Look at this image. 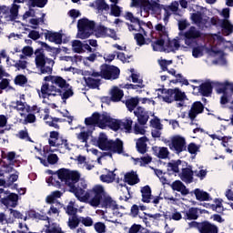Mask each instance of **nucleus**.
<instances>
[{
	"instance_id": "412c9836",
	"label": "nucleus",
	"mask_w": 233,
	"mask_h": 233,
	"mask_svg": "<svg viewBox=\"0 0 233 233\" xmlns=\"http://www.w3.org/2000/svg\"><path fill=\"white\" fill-rule=\"evenodd\" d=\"M218 86H221L222 88H227L228 90L230 91H226L223 93L221 98H220V103L221 105H227L230 99H232L233 96V83L226 81L224 83H218Z\"/></svg>"
},
{
	"instance_id": "69168bd1",
	"label": "nucleus",
	"mask_w": 233,
	"mask_h": 233,
	"mask_svg": "<svg viewBox=\"0 0 233 233\" xmlns=\"http://www.w3.org/2000/svg\"><path fill=\"white\" fill-rule=\"evenodd\" d=\"M95 6L97 8V10H110V5H108L105 0H96L95 2Z\"/></svg>"
},
{
	"instance_id": "de8ad7c7",
	"label": "nucleus",
	"mask_w": 233,
	"mask_h": 233,
	"mask_svg": "<svg viewBox=\"0 0 233 233\" xmlns=\"http://www.w3.org/2000/svg\"><path fill=\"white\" fill-rule=\"evenodd\" d=\"M45 13H42L41 17L29 19V26L34 29L39 28V25L45 24Z\"/></svg>"
},
{
	"instance_id": "6e6552de",
	"label": "nucleus",
	"mask_w": 233,
	"mask_h": 233,
	"mask_svg": "<svg viewBox=\"0 0 233 233\" xmlns=\"http://www.w3.org/2000/svg\"><path fill=\"white\" fill-rule=\"evenodd\" d=\"M48 145L44 147V152L48 154L49 152H57L60 148L65 150H70V144L68 140L61 137L58 131L49 132Z\"/></svg>"
},
{
	"instance_id": "ddd939ff",
	"label": "nucleus",
	"mask_w": 233,
	"mask_h": 233,
	"mask_svg": "<svg viewBox=\"0 0 233 233\" xmlns=\"http://www.w3.org/2000/svg\"><path fill=\"white\" fill-rule=\"evenodd\" d=\"M94 26H96V24H94L93 21H90L86 18H82L78 20V23H77L78 39H88V37L92 35V32H94Z\"/></svg>"
},
{
	"instance_id": "b1692460",
	"label": "nucleus",
	"mask_w": 233,
	"mask_h": 233,
	"mask_svg": "<svg viewBox=\"0 0 233 233\" xmlns=\"http://www.w3.org/2000/svg\"><path fill=\"white\" fill-rule=\"evenodd\" d=\"M173 93H174V101H178V103H177V106L178 108L187 106V101H188V98L187 97V95L185 94V92H182L181 90L176 88V89H173Z\"/></svg>"
},
{
	"instance_id": "9d476101",
	"label": "nucleus",
	"mask_w": 233,
	"mask_h": 233,
	"mask_svg": "<svg viewBox=\"0 0 233 233\" xmlns=\"http://www.w3.org/2000/svg\"><path fill=\"white\" fill-rule=\"evenodd\" d=\"M125 17L127 21L133 23L128 25L130 32H140L139 34H144L145 35H147V34H152V28H154V25H152L150 22H140L139 19L134 16V14L131 12L126 13Z\"/></svg>"
},
{
	"instance_id": "e433bc0d",
	"label": "nucleus",
	"mask_w": 233,
	"mask_h": 233,
	"mask_svg": "<svg viewBox=\"0 0 233 233\" xmlns=\"http://www.w3.org/2000/svg\"><path fill=\"white\" fill-rule=\"evenodd\" d=\"M117 189L120 192V198L119 199L121 201H128L132 196L130 195V189H128V187L127 185L119 184L117 186Z\"/></svg>"
},
{
	"instance_id": "bb28decb",
	"label": "nucleus",
	"mask_w": 233,
	"mask_h": 233,
	"mask_svg": "<svg viewBox=\"0 0 233 233\" xmlns=\"http://www.w3.org/2000/svg\"><path fill=\"white\" fill-rule=\"evenodd\" d=\"M152 150L153 154L158 157V159H167L168 156H170L168 147L155 146L152 147Z\"/></svg>"
},
{
	"instance_id": "20e7f679",
	"label": "nucleus",
	"mask_w": 233,
	"mask_h": 233,
	"mask_svg": "<svg viewBox=\"0 0 233 233\" xmlns=\"http://www.w3.org/2000/svg\"><path fill=\"white\" fill-rule=\"evenodd\" d=\"M86 200H82V203H87L90 207L97 208H106L105 212H112L116 203L111 198L110 195L105 191V187L102 185H96L91 189L86 191Z\"/></svg>"
},
{
	"instance_id": "7ed1b4c3",
	"label": "nucleus",
	"mask_w": 233,
	"mask_h": 233,
	"mask_svg": "<svg viewBox=\"0 0 233 233\" xmlns=\"http://www.w3.org/2000/svg\"><path fill=\"white\" fill-rule=\"evenodd\" d=\"M58 179L61 183L68 187L69 192L83 203L86 199V189L88 184L86 180L81 179V173L76 170H70L66 168L58 169ZM80 179V180H79Z\"/></svg>"
},
{
	"instance_id": "ea45409f",
	"label": "nucleus",
	"mask_w": 233,
	"mask_h": 233,
	"mask_svg": "<svg viewBox=\"0 0 233 233\" xmlns=\"http://www.w3.org/2000/svg\"><path fill=\"white\" fill-rule=\"evenodd\" d=\"M42 233H65L61 227L56 223H49L45 226V228L42 230Z\"/></svg>"
},
{
	"instance_id": "f3484780",
	"label": "nucleus",
	"mask_w": 233,
	"mask_h": 233,
	"mask_svg": "<svg viewBox=\"0 0 233 233\" xmlns=\"http://www.w3.org/2000/svg\"><path fill=\"white\" fill-rule=\"evenodd\" d=\"M119 68L114 66H102L100 71V76L104 79H117L119 77Z\"/></svg>"
},
{
	"instance_id": "a18cd8bd",
	"label": "nucleus",
	"mask_w": 233,
	"mask_h": 233,
	"mask_svg": "<svg viewBox=\"0 0 233 233\" xmlns=\"http://www.w3.org/2000/svg\"><path fill=\"white\" fill-rule=\"evenodd\" d=\"M125 181L127 185H137L139 183V177L136 172H128L125 175Z\"/></svg>"
},
{
	"instance_id": "7c9ffc66",
	"label": "nucleus",
	"mask_w": 233,
	"mask_h": 233,
	"mask_svg": "<svg viewBox=\"0 0 233 233\" xmlns=\"http://www.w3.org/2000/svg\"><path fill=\"white\" fill-rule=\"evenodd\" d=\"M179 176L180 179L185 183H192V180L194 179V171L192 170V167L188 166L187 167H182V172Z\"/></svg>"
},
{
	"instance_id": "4468645a",
	"label": "nucleus",
	"mask_w": 233,
	"mask_h": 233,
	"mask_svg": "<svg viewBox=\"0 0 233 233\" xmlns=\"http://www.w3.org/2000/svg\"><path fill=\"white\" fill-rule=\"evenodd\" d=\"M35 65L41 74H52L55 62L53 59L45 57V55H38L35 57Z\"/></svg>"
},
{
	"instance_id": "49530a36",
	"label": "nucleus",
	"mask_w": 233,
	"mask_h": 233,
	"mask_svg": "<svg viewBox=\"0 0 233 233\" xmlns=\"http://www.w3.org/2000/svg\"><path fill=\"white\" fill-rule=\"evenodd\" d=\"M141 194L143 203H150V199L152 198V189H150V187L145 186L142 187Z\"/></svg>"
},
{
	"instance_id": "2eb2a0df",
	"label": "nucleus",
	"mask_w": 233,
	"mask_h": 233,
	"mask_svg": "<svg viewBox=\"0 0 233 233\" xmlns=\"http://www.w3.org/2000/svg\"><path fill=\"white\" fill-rule=\"evenodd\" d=\"M75 129L78 132L76 133V139L81 143H85L86 148H88V139L96 128L92 126H86V127H77Z\"/></svg>"
},
{
	"instance_id": "6e6d98bb",
	"label": "nucleus",
	"mask_w": 233,
	"mask_h": 233,
	"mask_svg": "<svg viewBox=\"0 0 233 233\" xmlns=\"http://www.w3.org/2000/svg\"><path fill=\"white\" fill-rule=\"evenodd\" d=\"M204 54H205V46H198L192 49V56L193 57H195V59L203 57Z\"/></svg>"
},
{
	"instance_id": "79ce46f5",
	"label": "nucleus",
	"mask_w": 233,
	"mask_h": 233,
	"mask_svg": "<svg viewBox=\"0 0 233 233\" xmlns=\"http://www.w3.org/2000/svg\"><path fill=\"white\" fill-rule=\"evenodd\" d=\"M197 88L199 94H201V96H206V97H208V96L212 94V84H210V82H205Z\"/></svg>"
},
{
	"instance_id": "c756f323",
	"label": "nucleus",
	"mask_w": 233,
	"mask_h": 233,
	"mask_svg": "<svg viewBox=\"0 0 233 233\" xmlns=\"http://www.w3.org/2000/svg\"><path fill=\"white\" fill-rule=\"evenodd\" d=\"M99 76H101V74L93 72L91 74V76L84 77L86 85H87L89 88H99V85H100L99 79L95 78V77H99Z\"/></svg>"
},
{
	"instance_id": "2f4dec72",
	"label": "nucleus",
	"mask_w": 233,
	"mask_h": 233,
	"mask_svg": "<svg viewBox=\"0 0 233 233\" xmlns=\"http://www.w3.org/2000/svg\"><path fill=\"white\" fill-rule=\"evenodd\" d=\"M205 106L201 102H195L191 109L189 110L188 116L190 119H196L198 114H201L204 110Z\"/></svg>"
},
{
	"instance_id": "f704fd0d",
	"label": "nucleus",
	"mask_w": 233,
	"mask_h": 233,
	"mask_svg": "<svg viewBox=\"0 0 233 233\" xmlns=\"http://www.w3.org/2000/svg\"><path fill=\"white\" fill-rule=\"evenodd\" d=\"M172 190H175L176 192H180L182 196H187L189 193L188 188H187L186 186L183 185V182L180 180H176L170 185Z\"/></svg>"
},
{
	"instance_id": "bf43d9fd",
	"label": "nucleus",
	"mask_w": 233,
	"mask_h": 233,
	"mask_svg": "<svg viewBox=\"0 0 233 233\" xmlns=\"http://www.w3.org/2000/svg\"><path fill=\"white\" fill-rule=\"evenodd\" d=\"M61 196H63V194L60 191H54L46 197V201L49 204L55 203L56 199H59Z\"/></svg>"
},
{
	"instance_id": "5701e85b",
	"label": "nucleus",
	"mask_w": 233,
	"mask_h": 233,
	"mask_svg": "<svg viewBox=\"0 0 233 233\" xmlns=\"http://www.w3.org/2000/svg\"><path fill=\"white\" fill-rule=\"evenodd\" d=\"M46 174H49V177L46 179L48 187H56V188H61V179H59V170L54 172L52 170H47Z\"/></svg>"
},
{
	"instance_id": "c03bdc74",
	"label": "nucleus",
	"mask_w": 233,
	"mask_h": 233,
	"mask_svg": "<svg viewBox=\"0 0 233 233\" xmlns=\"http://www.w3.org/2000/svg\"><path fill=\"white\" fill-rule=\"evenodd\" d=\"M148 138L147 137H142L137 139V150L139 154H145L147 152V142Z\"/></svg>"
},
{
	"instance_id": "052dcab7",
	"label": "nucleus",
	"mask_w": 233,
	"mask_h": 233,
	"mask_svg": "<svg viewBox=\"0 0 233 233\" xmlns=\"http://www.w3.org/2000/svg\"><path fill=\"white\" fill-rule=\"evenodd\" d=\"M148 163H152V157L146 156L141 158H136L135 164L139 165L140 167H145V165H148Z\"/></svg>"
},
{
	"instance_id": "5fc2aeb1",
	"label": "nucleus",
	"mask_w": 233,
	"mask_h": 233,
	"mask_svg": "<svg viewBox=\"0 0 233 233\" xmlns=\"http://www.w3.org/2000/svg\"><path fill=\"white\" fill-rule=\"evenodd\" d=\"M137 105H139V98L137 97H133L126 101V106L129 110V112L135 110Z\"/></svg>"
},
{
	"instance_id": "9b49d317",
	"label": "nucleus",
	"mask_w": 233,
	"mask_h": 233,
	"mask_svg": "<svg viewBox=\"0 0 233 233\" xmlns=\"http://www.w3.org/2000/svg\"><path fill=\"white\" fill-rule=\"evenodd\" d=\"M165 145L169 147L175 154H181L187 150V138L183 135H173L169 139H164Z\"/></svg>"
},
{
	"instance_id": "473e14b6",
	"label": "nucleus",
	"mask_w": 233,
	"mask_h": 233,
	"mask_svg": "<svg viewBox=\"0 0 233 233\" xmlns=\"http://www.w3.org/2000/svg\"><path fill=\"white\" fill-rule=\"evenodd\" d=\"M200 233H218V226L210 222H202L199 227Z\"/></svg>"
},
{
	"instance_id": "6ab92c4d",
	"label": "nucleus",
	"mask_w": 233,
	"mask_h": 233,
	"mask_svg": "<svg viewBox=\"0 0 233 233\" xmlns=\"http://www.w3.org/2000/svg\"><path fill=\"white\" fill-rule=\"evenodd\" d=\"M219 15L224 18L221 23L222 30L225 32L226 35H229L233 32V25L230 24L228 17H230V8H224L222 11H218Z\"/></svg>"
},
{
	"instance_id": "864d4df0",
	"label": "nucleus",
	"mask_w": 233,
	"mask_h": 233,
	"mask_svg": "<svg viewBox=\"0 0 233 233\" xmlns=\"http://www.w3.org/2000/svg\"><path fill=\"white\" fill-rule=\"evenodd\" d=\"M168 74L176 77V81H173V83H183V85H188V80L183 78V76L181 74H177L174 69L168 70Z\"/></svg>"
},
{
	"instance_id": "c9c22d12",
	"label": "nucleus",
	"mask_w": 233,
	"mask_h": 233,
	"mask_svg": "<svg viewBox=\"0 0 233 233\" xmlns=\"http://www.w3.org/2000/svg\"><path fill=\"white\" fill-rule=\"evenodd\" d=\"M158 99L165 103H172L174 101V89H163L161 95H158Z\"/></svg>"
},
{
	"instance_id": "72a5a7b5",
	"label": "nucleus",
	"mask_w": 233,
	"mask_h": 233,
	"mask_svg": "<svg viewBox=\"0 0 233 233\" xmlns=\"http://www.w3.org/2000/svg\"><path fill=\"white\" fill-rule=\"evenodd\" d=\"M109 94L111 96V101H114L115 103H118V101H121V99H123V96H125L123 90H121L117 86H113L110 89Z\"/></svg>"
},
{
	"instance_id": "f8f14e48",
	"label": "nucleus",
	"mask_w": 233,
	"mask_h": 233,
	"mask_svg": "<svg viewBox=\"0 0 233 233\" xmlns=\"http://www.w3.org/2000/svg\"><path fill=\"white\" fill-rule=\"evenodd\" d=\"M193 12L194 13H192L190 15V19L194 25H197V26H199L200 28L208 26V23L209 18L205 15V12H207L205 7L194 5Z\"/></svg>"
},
{
	"instance_id": "58836bf2",
	"label": "nucleus",
	"mask_w": 233,
	"mask_h": 233,
	"mask_svg": "<svg viewBox=\"0 0 233 233\" xmlns=\"http://www.w3.org/2000/svg\"><path fill=\"white\" fill-rule=\"evenodd\" d=\"M184 165H186V162H183L181 160L170 162L167 164V170L169 172H174L175 174H177L179 173V170H182Z\"/></svg>"
},
{
	"instance_id": "aec40b11",
	"label": "nucleus",
	"mask_w": 233,
	"mask_h": 233,
	"mask_svg": "<svg viewBox=\"0 0 233 233\" xmlns=\"http://www.w3.org/2000/svg\"><path fill=\"white\" fill-rule=\"evenodd\" d=\"M131 72V79L133 83H137V85H133V84H127L125 86H121L122 88H127V90H137V92H139L141 88L145 87V85H143V78L139 74L134 73V69L130 70Z\"/></svg>"
},
{
	"instance_id": "dca6fc26",
	"label": "nucleus",
	"mask_w": 233,
	"mask_h": 233,
	"mask_svg": "<svg viewBox=\"0 0 233 233\" xmlns=\"http://www.w3.org/2000/svg\"><path fill=\"white\" fill-rule=\"evenodd\" d=\"M183 35V41L186 46H194L198 39L201 37V31L198 30V28L194 26H191L187 31L184 33Z\"/></svg>"
},
{
	"instance_id": "0e129e2a",
	"label": "nucleus",
	"mask_w": 233,
	"mask_h": 233,
	"mask_svg": "<svg viewBox=\"0 0 233 233\" xmlns=\"http://www.w3.org/2000/svg\"><path fill=\"white\" fill-rule=\"evenodd\" d=\"M72 48L73 51L76 52V54H83V43L79 40H75L72 43Z\"/></svg>"
},
{
	"instance_id": "cd10ccee",
	"label": "nucleus",
	"mask_w": 233,
	"mask_h": 233,
	"mask_svg": "<svg viewBox=\"0 0 233 233\" xmlns=\"http://www.w3.org/2000/svg\"><path fill=\"white\" fill-rule=\"evenodd\" d=\"M167 41V47H166V52H176V50H179L180 46H183V39L181 38H175L171 41L166 40Z\"/></svg>"
},
{
	"instance_id": "423d86ee",
	"label": "nucleus",
	"mask_w": 233,
	"mask_h": 233,
	"mask_svg": "<svg viewBox=\"0 0 233 233\" xmlns=\"http://www.w3.org/2000/svg\"><path fill=\"white\" fill-rule=\"evenodd\" d=\"M116 118L110 116L108 113H94L91 116L85 119L86 127H98V128H111L114 130Z\"/></svg>"
},
{
	"instance_id": "c85d7f7f",
	"label": "nucleus",
	"mask_w": 233,
	"mask_h": 233,
	"mask_svg": "<svg viewBox=\"0 0 233 233\" xmlns=\"http://www.w3.org/2000/svg\"><path fill=\"white\" fill-rule=\"evenodd\" d=\"M135 116L137 117V121L140 125H147V122L148 121V113L145 111V108L138 106L134 111Z\"/></svg>"
},
{
	"instance_id": "f257e3e1",
	"label": "nucleus",
	"mask_w": 233,
	"mask_h": 233,
	"mask_svg": "<svg viewBox=\"0 0 233 233\" xmlns=\"http://www.w3.org/2000/svg\"><path fill=\"white\" fill-rule=\"evenodd\" d=\"M44 81L45 83L42 84L41 90H38V96L43 99V103L49 105L51 108H56L57 106L48 102L50 97H57L59 96L64 105H66V99H70L74 96V89L61 76H48L44 78Z\"/></svg>"
},
{
	"instance_id": "a211bd4d",
	"label": "nucleus",
	"mask_w": 233,
	"mask_h": 233,
	"mask_svg": "<svg viewBox=\"0 0 233 233\" xmlns=\"http://www.w3.org/2000/svg\"><path fill=\"white\" fill-rule=\"evenodd\" d=\"M134 124V121H132V118L126 117L122 120L115 119V124L113 126V130L115 132H117V130H125L127 134H130L132 132V125Z\"/></svg>"
},
{
	"instance_id": "8fccbe9b",
	"label": "nucleus",
	"mask_w": 233,
	"mask_h": 233,
	"mask_svg": "<svg viewBox=\"0 0 233 233\" xmlns=\"http://www.w3.org/2000/svg\"><path fill=\"white\" fill-rule=\"evenodd\" d=\"M7 17H10V19H15L19 14V5L13 4L11 8H8V10L4 13Z\"/></svg>"
},
{
	"instance_id": "3c124183",
	"label": "nucleus",
	"mask_w": 233,
	"mask_h": 233,
	"mask_svg": "<svg viewBox=\"0 0 233 233\" xmlns=\"http://www.w3.org/2000/svg\"><path fill=\"white\" fill-rule=\"evenodd\" d=\"M155 30L157 31V34L164 37L165 39H168V29L163 25L162 24H158L155 26Z\"/></svg>"
},
{
	"instance_id": "4c0bfd02",
	"label": "nucleus",
	"mask_w": 233,
	"mask_h": 233,
	"mask_svg": "<svg viewBox=\"0 0 233 233\" xmlns=\"http://www.w3.org/2000/svg\"><path fill=\"white\" fill-rule=\"evenodd\" d=\"M46 116H44V121H46V124L48 125V127H53L54 128H59V121H61L60 118L57 117H52L50 115H48V109H45Z\"/></svg>"
},
{
	"instance_id": "4d7b16f0",
	"label": "nucleus",
	"mask_w": 233,
	"mask_h": 233,
	"mask_svg": "<svg viewBox=\"0 0 233 233\" xmlns=\"http://www.w3.org/2000/svg\"><path fill=\"white\" fill-rule=\"evenodd\" d=\"M111 212L114 214V216H116V218H122V216H125L127 213V209H125V207L118 206L117 204L113 208Z\"/></svg>"
},
{
	"instance_id": "393cba45",
	"label": "nucleus",
	"mask_w": 233,
	"mask_h": 233,
	"mask_svg": "<svg viewBox=\"0 0 233 233\" xmlns=\"http://www.w3.org/2000/svg\"><path fill=\"white\" fill-rule=\"evenodd\" d=\"M116 169L113 171L108 170L107 168L104 169L103 174L100 175L99 179L102 183H114L116 181Z\"/></svg>"
},
{
	"instance_id": "a19ab883",
	"label": "nucleus",
	"mask_w": 233,
	"mask_h": 233,
	"mask_svg": "<svg viewBox=\"0 0 233 233\" xmlns=\"http://www.w3.org/2000/svg\"><path fill=\"white\" fill-rule=\"evenodd\" d=\"M193 194L198 201H210V194L200 188L194 189Z\"/></svg>"
},
{
	"instance_id": "680f3d73",
	"label": "nucleus",
	"mask_w": 233,
	"mask_h": 233,
	"mask_svg": "<svg viewBox=\"0 0 233 233\" xmlns=\"http://www.w3.org/2000/svg\"><path fill=\"white\" fill-rule=\"evenodd\" d=\"M121 12H123V7L117 5H110V15H113L114 17H119L121 15Z\"/></svg>"
},
{
	"instance_id": "774afa93",
	"label": "nucleus",
	"mask_w": 233,
	"mask_h": 233,
	"mask_svg": "<svg viewBox=\"0 0 233 233\" xmlns=\"http://www.w3.org/2000/svg\"><path fill=\"white\" fill-rule=\"evenodd\" d=\"M207 169L200 167L198 169L194 170L193 174H195L197 177H199V179H205V177H207Z\"/></svg>"
},
{
	"instance_id": "37998d69",
	"label": "nucleus",
	"mask_w": 233,
	"mask_h": 233,
	"mask_svg": "<svg viewBox=\"0 0 233 233\" xmlns=\"http://www.w3.org/2000/svg\"><path fill=\"white\" fill-rule=\"evenodd\" d=\"M15 108L22 117L30 112V106L25 102L17 101Z\"/></svg>"
},
{
	"instance_id": "4be33fe9",
	"label": "nucleus",
	"mask_w": 233,
	"mask_h": 233,
	"mask_svg": "<svg viewBox=\"0 0 233 233\" xmlns=\"http://www.w3.org/2000/svg\"><path fill=\"white\" fill-rule=\"evenodd\" d=\"M96 37H112L115 41H117L118 37L116 35V31L103 25H99L95 29Z\"/></svg>"
},
{
	"instance_id": "39448f33",
	"label": "nucleus",
	"mask_w": 233,
	"mask_h": 233,
	"mask_svg": "<svg viewBox=\"0 0 233 233\" xmlns=\"http://www.w3.org/2000/svg\"><path fill=\"white\" fill-rule=\"evenodd\" d=\"M153 28H151V33H147L146 35L138 33L135 35V39L137 41V44L139 46H143V45H150L154 50V52H167V40L165 39H157L154 37V31H152Z\"/></svg>"
},
{
	"instance_id": "f03ea898",
	"label": "nucleus",
	"mask_w": 233,
	"mask_h": 233,
	"mask_svg": "<svg viewBox=\"0 0 233 233\" xmlns=\"http://www.w3.org/2000/svg\"><path fill=\"white\" fill-rule=\"evenodd\" d=\"M161 0H131V6L140 8L137 13L141 17L152 15H161V10H164V21L167 23L172 14H177L179 3L174 1L170 5H161Z\"/></svg>"
},
{
	"instance_id": "603ef678",
	"label": "nucleus",
	"mask_w": 233,
	"mask_h": 233,
	"mask_svg": "<svg viewBox=\"0 0 233 233\" xmlns=\"http://www.w3.org/2000/svg\"><path fill=\"white\" fill-rule=\"evenodd\" d=\"M28 65V62L25 60V56H20V60L16 61L15 64H12V66H15L16 70H25Z\"/></svg>"
},
{
	"instance_id": "e2e57ef3",
	"label": "nucleus",
	"mask_w": 233,
	"mask_h": 233,
	"mask_svg": "<svg viewBox=\"0 0 233 233\" xmlns=\"http://www.w3.org/2000/svg\"><path fill=\"white\" fill-rule=\"evenodd\" d=\"M48 0H28L29 6H37L38 8H45Z\"/></svg>"
},
{
	"instance_id": "09e8293b",
	"label": "nucleus",
	"mask_w": 233,
	"mask_h": 233,
	"mask_svg": "<svg viewBox=\"0 0 233 233\" xmlns=\"http://www.w3.org/2000/svg\"><path fill=\"white\" fill-rule=\"evenodd\" d=\"M198 208H190L184 214V218L188 219L189 221L192 219H198Z\"/></svg>"
},
{
	"instance_id": "0eeeda50",
	"label": "nucleus",
	"mask_w": 233,
	"mask_h": 233,
	"mask_svg": "<svg viewBox=\"0 0 233 233\" xmlns=\"http://www.w3.org/2000/svg\"><path fill=\"white\" fill-rule=\"evenodd\" d=\"M96 145L101 150L109 152L110 156H112V154L125 153V147L121 139L116 138L115 141L108 140L106 135L103 133L99 135Z\"/></svg>"
},
{
	"instance_id": "13d9d810",
	"label": "nucleus",
	"mask_w": 233,
	"mask_h": 233,
	"mask_svg": "<svg viewBox=\"0 0 233 233\" xmlns=\"http://www.w3.org/2000/svg\"><path fill=\"white\" fill-rule=\"evenodd\" d=\"M66 214L68 216H74L75 214H77V207L76 206V201L71 200L66 208Z\"/></svg>"
},
{
	"instance_id": "1a4fd4ad",
	"label": "nucleus",
	"mask_w": 233,
	"mask_h": 233,
	"mask_svg": "<svg viewBox=\"0 0 233 233\" xmlns=\"http://www.w3.org/2000/svg\"><path fill=\"white\" fill-rule=\"evenodd\" d=\"M209 41H213V46L207 50L208 54L209 56H218V59L215 62V65H227V60L221 52V48H223V46L225 45V39L221 35H212L209 37Z\"/></svg>"
},
{
	"instance_id": "338daca9",
	"label": "nucleus",
	"mask_w": 233,
	"mask_h": 233,
	"mask_svg": "<svg viewBox=\"0 0 233 233\" xmlns=\"http://www.w3.org/2000/svg\"><path fill=\"white\" fill-rule=\"evenodd\" d=\"M67 225L72 230L77 228V227H79V218H77V217H70Z\"/></svg>"
},
{
	"instance_id": "a878e982",
	"label": "nucleus",
	"mask_w": 233,
	"mask_h": 233,
	"mask_svg": "<svg viewBox=\"0 0 233 233\" xmlns=\"http://www.w3.org/2000/svg\"><path fill=\"white\" fill-rule=\"evenodd\" d=\"M45 37L50 43H55L56 45H61L63 43V35L61 33L47 31L45 33Z\"/></svg>"
}]
</instances>
